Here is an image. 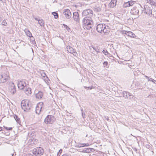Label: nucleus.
I'll return each instance as SVG.
<instances>
[{"label":"nucleus","instance_id":"6e6d98bb","mask_svg":"<svg viewBox=\"0 0 156 156\" xmlns=\"http://www.w3.org/2000/svg\"><path fill=\"white\" fill-rule=\"evenodd\" d=\"M61 151H62V150H59V153H61V152H60Z\"/></svg>","mask_w":156,"mask_h":156},{"label":"nucleus","instance_id":"09e8293b","mask_svg":"<svg viewBox=\"0 0 156 156\" xmlns=\"http://www.w3.org/2000/svg\"><path fill=\"white\" fill-rule=\"evenodd\" d=\"M34 19L36 20H37L38 21V20H39V19H38L37 18H34Z\"/></svg>","mask_w":156,"mask_h":156},{"label":"nucleus","instance_id":"ea45409f","mask_svg":"<svg viewBox=\"0 0 156 156\" xmlns=\"http://www.w3.org/2000/svg\"><path fill=\"white\" fill-rule=\"evenodd\" d=\"M25 156H34L32 154H26Z\"/></svg>","mask_w":156,"mask_h":156},{"label":"nucleus","instance_id":"603ef678","mask_svg":"<svg viewBox=\"0 0 156 156\" xmlns=\"http://www.w3.org/2000/svg\"><path fill=\"white\" fill-rule=\"evenodd\" d=\"M4 127L6 129L8 130V127H5V126H4Z\"/></svg>","mask_w":156,"mask_h":156},{"label":"nucleus","instance_id":"72a5a7b5","mask_svg":"<svg viewBox=\"0 0 156 156\" xmlns=\"http://www.w3.org/2000/svg\"><path fill=\"white\" fill-rule=\"evenodd\" d=\"M93 49L94 50H95L97 53H99L100 52L99 49L98 48H97L95 47H94L93 48Z\"/></svg>","mask_w":156,"mask_h":156},{"label":"nucleus","instance_id":"4468645a","mask_svg":"<svg viewBox=\"0 0 156 156\" xmlns=\"http://www.w3.org/2000/svg\"><path fill=\"white\" fill-rule=\"evenodd\" d=\"M63 14L67 19H69L71 17V14L70 10L68 9H65V11L64 12Z\"/></svg>","mask_w":156,"mask_h":156},{"label":"nucleus","instance_id":"412c9836","mask_svg":"<svg viewBox=\"0 0 156 156\" xmlns=\"http://www.w3.org/2000/svg\"><path fill=\"white\" fill-rule=\"evenodd\" d=\"M116 0H112L109 4V6L110 8H113L116 5Z\"/></svg>","mask_w":156,"mask_h":156},{"label":"nucleus","instance_id":"0eeeda50","mask_svg":"<svg viewBox=\"0 0 156 156\" xmlns=\"http://www.w3.org/2000/svg\"><path fill=\"white\" fill-rule=\"evenodd\" d=\"M141 8L139 6L133 7L131 9L130 13L133 15H137L139 14V10Z\"/></svg>","mask_w":156,"mask_h":156},{"label":"nucleus","instance_id":"58836bf2","mask_svg":"<svg viewBox=\"0 0 156 156\" xmlns=\"http://www.w3.org/2000/svg\"><path fill=\"white\" fill-rule=\"evenodd\" d=\"M108 64V62H103V64L104 66H107Z\"/></svg>","mask_w":156,"mask_h":156},{"label":"nucleus","instance_id":"4d7b16f0","mask_svg":"<svg viewBox=\"0 0 156 156\" xmlns=\"http://www.w3.org/2000/svg\"><path fill=\"white\" fill-rule=\"evenodd\" d=\"M32 51H33V49L32 48Z\"/></svg>","mask_w":156,"mask_h":156},{"label":"nucleus","instance_id":"79ce46f5","mask_svg":"<svg viewBox=\"0 0 156 156\" xmlns=\"http://www.w3.org/2000/svg\"><path fill=\"white\" fill-rule=\"evenodd\" d=\"M145 77L148 80V81L149 80V79L150 78L149 77L147 76H145Z\"/></svg>","mask_w":156,"mask_h":156},{"label":"nucleus","instance_id":"f704fd0d","mask_svg":"<svg viewBox=\"0 0 156 156\" xmlns=\"http://www.w3.org/2000/svg\"><path fill=\"white\" fill-rule=\"evenodd\" d=\"M148 81H151L152 82H153L154 83H155L156 84V80H154L153 79L151 78H150Z\"/></svg>","mask_w":156,"mask_h":156},{"label":"nucleus","instance_id":"37998d69","mask_svg":"<svg viewBox=\"0 0 156 156\" xmlns=\"http://www.w3.org/2000/svg\"><path fill=\"white\" fill-rule=\"evenodd\" d=\"M145 77L148 80V81L149 80V79L150 78L149 77L147 76H145Z\"/></svg>","mask_w":156,"mask_h":156},{"label":"nucleus","instance_id":"052dcab7","mask_svg":"<svg viewBox=\"0 0 156 156\" xmlns=\"http://www.w3.org/2000/svg\"><path fill=\"white\" fill-rule=\"evenodd\" d=\"M135 150L137 151V150L136 149H135Z\"/></svg>","mask_w":156,"mask_h":156},{"label":"nucleus","instance_id":"3c124183","mask_svg":"<svg viewBox=\"0 0 156 156\" xmlns=\"http://www.w3.org/2000/svg\"><path fill=\"white\" fill-rule=\"evenodd\" d=\"M2 127H0V131H2Z\"/></svg>","mask_w":156,"mask_h":156},{"label":"nucleus","instance_id":"423d86ee","mask_svg":"<svg viewBox=\"0 0 156 156\" xmlns=\"http://www.w3.org/2000/svg\"><path fill=\"white\" fill-rule=\"evenodd\" d=\"M93 15V12L91 9H87L84 10L82 13V16H87L89 15L91 17Z\"/></svg>","mask_w":156,"mask_h":156},{"label":"nucleus","instance_id":"7ed1b4c3","mask_svg":"<svg viewBox=\"0 0 156 156\" xmlns=\"http://www.w3.org/2000/svg\"><path fill=\"white\" fill-rule=\"evenodd\" d=\"M21 105V108L24 111H29L30 109L31 105L30 102L27 100H23Z\"/></svg>","mask_w":156,"mask_h":156},{"label":"nucleus","instance_id":"4c0bfd02","mask_svg":"<svg viewBox=\"0 0 156 156\" xmlns=\"http://www.w3.org/2000/svg\"><path fill=\"white\" fill-rule=\"evenodd\" d=\"M83 144H78L77 145V146L79 147H83Z\"/></svg>","mask_w":156,"mask_h":156},{"label":"nucleus","instance_id":"5701e85b","mask_svg":"<svg viewBox=\"0 0 156 156\" xmlns=\"http://www.w3.org/2000/svg\"><path fill=\"white\" fill-rule=\"evenodd\" d=\"M127 34V35L128 36L130 37H134L135 36V35L133 34L132 32L128 31V32H126Z\"/></svg>","mask_w":156,"mask_h":156},{"label":"nucleus","instance_id":"864d4df0","mask_svg":"<svg viewBox=\"0 0 156 156\" xmlns=\"http://www.w3.org/2000/svg\"><path fill=\"white\" fill-rule=\"evenodd\" d=\"M14 153H12L11 154V156H14Z\"/></svg>","mask_w":156,"mask_h":156},{"label":"nucleus","instance_id":"f257e3e1","mask_svg":"<svg viewBox=\"0 0 156 156\" xmlns=\"http://www.w3.org/2000/svg\"><path fill=\"white\" fill-rule=\"evenodd\" d=\"M83 26L85 29L90 30L93 26L92 19L90 16H86L82 20Z\"/></svg>","mask_w":156,"mask_h":156},{"label":"nucleus","instance_id":"9b49d317","mask_svg":"<svg viewBox=\"0 0 156 156\" xmlns=\"http://www.w3.org/2000/svg\"><path fill=\"white\" fill-rule=\"evenodd\" d=\"M43 105V102H41L38 103L35 109V112L36 114H39L41 112V109Z\"/></svg>","mask_w":156,"mask_h":156},{"label":"nucleus","instance_id":"6e6552de","mask_svg":"<svg viewBox=\"0 0 156 156\" xmlns=\"http://www.w3.org/2000/svg\"><path fill=\"white\" fill-rule=\"evenodd\" d=\"M17 85L18 88L20 90L25 89L27 87V84L25 80H22L19 81Z\"/></svg>","mask_w":156,"mask_h":156},{"label":"nucleus","instance_id":"f3484780","mask_svg":"<svg viewBox=\"0 0 156 156\" xmlns=\"http://www.w3.org/2000/svg\"><path fill=\"white\" fill-rule=\"evenodd\" d=\"M43 96V93L41 91H39L35 94V97L37 99H40Z\"/></svg>","mask_w":156,"mask_h":156},{"label":"nucleus","instance_id":"c9c22d12","mask_svg":"<svg viewBox=\"0 0 156 156\" xmlns=\"http://www.w3.org/2000/svg\"><path fill=\"white\" fill-rule=\"evenodd\" d=\"M82 145H83V147H87V146H89V144L88 143H86V144L83 143V144Z\"/></svg>","mask_w":156,"mask_h":156},{"label":"nucleus","instance_id":"9d476101","mask_svg":"<svg viewBox=\"0 0 156 156\" xmlns=\"http://www.w3.org/2000/svg\"><path fill=\"white\" fill-rule=\"evenodd\" d=\"M9 90L10 92L14 94L16 92V88L14 83L11 82L10 83V86L9 87Z\"/></svg>","mask_w":156,"mask_h":156},{"label":"nucleus","instance_id":"e433bc0d","mask_svg":"<svg viewBox=\"0 0 156 156\" xmlns=\"http://www.w3.org/2000/svg\"><path fill=\"white\" fill-rule=\"evenodd\" d=\"M46 83H48V81H50V80L48 78V77L47 76H46V78L44 79Z\"/></svg>","mask_w":156,"mask_h":156},{"label":"nucleus","instance_id":"8fccbe9b","mask_svg":"<svg viewBox=\"0 0 156 156\" xmlns=\"http://www.w3.org/2000/svg\"><path fill=\"white\" fill-rule=\"evenodd\" d=\"M43 76L44 78H45V77H46V76H47L46 74L45 73H44V75Z\"/></svg>","mask_w":156,"mask_h":156},{"label":"nucleus","instance_id":"6ab92c4d","mask_svg":"<svg viewBox=\"0 0 156 156\" xmlns=\"http://www.w3.org/2000/svg\"><path fill=\"white\" fill-rule=\"evenodd\" d=\"M24 90V92L27 95H30L31 94V89L30 88L27 87V86L25 88Z\"/></svg>","mask_w":156,"mask_h":156},{"label":"nucleus","instance_id":"a878e982","mask_svg":"<svg viewBox=\"0 0 156 156\" xmlns=\"http://www.w3.org/2000/svg\"><path fill=\"white\" fill-rule=\"evenodd\" d=\"M52 14L54 16V18L55 19H57L58 17V14L55 12H52Z\"/></svg>","mask_w":156,"mask_h":156},{"label":"nucleus","instance_id":"dca6fc26","mask_svg":"<svg viewBox=\"0 0 156 156\" xmlns=\"http://www.w3.org/2000/svg\"><path fill=\"white\" fill-rule=\"evenodd\" d=\"M123 96L125 98H129L130 99H131V96H132L130 93L126 92L124 91L123 92Z\"/></svg>","mask_w":156,"mask_h":156},{"label":"nucleus","instance_id":"473e14b6","mask_svg":"<svg viewBox=\"0 0 156 156\" xmlns=\"http://www.w3.org/2000/svg\"><path fill=\"white\" fill-rule=\"evenodd\" d=\"M84 88L85 89H89L90 90H91V89L94 88V87L93 86H92L90 87H85Z\"/></svg>","mask_w":156,"mask_h":156},{"label":"nucleus","instance_id":"bb28decb","mask_svg":"<svg viewBox=\"0 0 156 156\" xmlns=\"http://www.w3.org/2000/svg\"><path fill=\"white\" fill-rule=\"evenodd\" d=\"M102 52L105 54V55L108 56H110V54L108 52L107 50H103Z\"/></svg>","mask_w":156,"mask_h":156},{"label":"nucleus","instance_id":"f8f14e48","mask_svg":"<svg viewBox=\"0 0 156 156\" xmlns=\"http://www.w3.org/2000/svg\"><path fill=\"white\" fill-rule=\"evenodd\" d=\"M144 9L145 10L144 11V12L150 16H151L152 12L151 8L149 6H146L144 7Z\"/></svg>","mask_w":156,"mask_h":156},{"label":"nucleus","instance_id":"393cba45","mask_svg":"<svg viewBox=\"0 0 156 156\" xmlns=\"http://www.w3.org/2000/svg\"><path fill=\"white\" fill-rule=\"evenodd\" d=\"M28 135L29 136H35V134L34 132L33 131H30L29 132Z\"/></svg>","mask_w":156,"mask_h":156},{"label":"nucleus","instance_id":"13d9d810","mask_svg":"<svg viewBox=\"0 0 156 156\" xmlns=\"http://www.w3.org/2000/svg\"><path fill=\"white\" fill-rule=\"evenodd\" d=\"M58 154H59V153H58Z\"/></svg>","mask_w":156,"mask_h":156},{"label":"nucleus","instance_id":"20e7f679","mask_svg":"<svg viewBox=\"0 0 156 156\" xmlns=\"http://www.w3.org/2000/svg\"><path fill=\"white\" fill-rule=\"evenodd\" d=\"M33 153L37 156H41L43 154L44 150L41 147H39L34 148L33 150Z\"/></svg>","mask_w":156,"mask_h":156},{"label":"nucleus","instance_id":"b1692460","mask_svg":"<svg viewBox=\"0 0 156 156\" xmlns=\"http://www.w3.org/2000/svg\"><path fill=\"white\" fill-rule=\"evenodd\" d=\"M44 20L42 19H39L38 20V23L42 27L44 26Z\"/></svg>","mask_w":156,"mask_h":156},{"label":"nucleus","instance_id":"cd10ccee","mask_svg":"<svg viewBox=\"0 0 156 156\" xmlns=\"http://www.w3.org/2000/svg\"><path fill=\"white\" fill-rule=\"evenodd\" d=\"M30 41L32 42V44H34L35 43V39L34 37L32 36V37H30Z\"/></svg>","mask_w":156,"mask_h":156},{"label":"nucleus","instance_id":"c85d7f7f","mask_svg":"<svg viewBox=\"0 0 156 156\" xmlns=\"http://www.w3.org/2000/svg\"><path fill=\"white\" fill-rule=\"evenodd\" d=\"M132 2H126L125 5V7L130 6L132 5Z\"/></svg>","mask_w":156,"mask_h":156},{"label":"nucleus","instance_id":"2f4dec72","mask_svg":"<svg viewBox=\"0 0 156 156\" xmlns=\"http://www.w3.org/2000/svg\"><path fill=\"white\" fill-rule=\"evenodd\" d=\"M63 26L64 28H65L68 31H69L70 30V28L67 25L63 24Z\"/></svg>","mask_w":156,"mask_h":156},{"label":"nucleus","instance_id":"4be33fe9","mask_svg":"<svg viewBox=\"0 0 156 156\" xmlns=\"http://www.w3.org/2000/svg\"><path fill=\"white\" fill-rule=\"evenodd\" d=\"M25 32L27 36L30 37H32V34L28 29H25Z\"/></svg>","mask_w":156,"mask_h":156},{"label":"nucleus","instance_id":"49530a36","mask_svg":"<svg viewBox=\"0 0 156 156\" xmlns=\"http://www.w3.org/2000/svg\"><path fill=\"white\" fill-rule=\"evenodd\" d=\"M126 32H128V31H124L123 32V33L127 35V33Z\"/></svg>","mask_w":156,"mask_h":156},{"label":"nucleus","instance_id":"bf43d9fd","mask_svg":"<svg viewBox=\"0 0 156 156\" xmlns=\"http://www.w3.org/2000/svg\"><path fill=\"white\" fill-rule=\"evenodd\" d=\"M135 150L137 151V150L136 149H135Z\"/></svg>","mask_w":156,"mask_h":156},{"label":"nucleus","instance_id":"1a4fd4ad","mask_svg":"<svg viewBox=\"0 0 156 156\" xmlns=\"http://www.w3.org/2000/svg\"><path fill=\"white\" fill-rule=\"evenodd\" d=\"M9 76L5 73L0 74V83L5 82L7 80Z\"/></svg>","mask_w":156,"mask_h":156},{"label":"nucleus","instance_id":"a211bd4d","mask_svg":"<svg viewBox=\"0 0 156 156\" xmlns=\"http://www.w3.org/2000/svg\"><path fill=\"white\" fill-rule=\"evenodd\" d=\"M95 150L93 148H88L84 149L82 152L89 153L90 152H94Z\"/></svg>","mask_w":156,"mask_h":156},{"label":"nucleus","instance_id":"a19ab883","mask_svg":"<svg viewBox=\"0 0 156 156\" xmlns=\"http://www.w3.org/2000/svg\"><path fill=\"white\" fill-rule=\"evenodd\" d=\"M145 77L148 80V81L149 80V79L150 78L149 77L147 76H145Z\"/></svg>","mask_w":156,"mask_h":156},{"label":"nucleus","instance_id":"2eb2a0df","mask_svg":"<svg viewBox=\"0 0 156 156\" xmlns=\"http://www.w3.org/2000/svg\"><path fill=\"white\" fill-rule=\"evenodd\" d=\"M73 18L75 21L79 22V15L78 12H76L73 13Z\"/></svg>","mask_w":156,"mask_h":156},{"label":"nucleus","instance_id":"c03bdc74","mask_svg":"<svg viewBox=\"0 0 156 156\" xmlns=\"http://www.w3.org/2000/svg\"><path fill=\"white\" fill-rule=\"evenodd\" d=\"M81 112H82V116H83V114H84H84H84V113H83V109L82 108V109H81Z\"/></svg>","mask_w":156,"mask_h":156},{"label":"nucleus","instance_id":"39448f33","mask_svg":"<svg viewBox=\"0 0 156 156\" xmlns=\"http://www.w3.org/2000/svg\"><path fill=\"white\" fill-rule=\"evenodd\" d=\"M55 120L54 116L52 115H48L44 119V122L47 124H51Z\"/></svg>","mask_w":156,"mask_h":156},{"label":"nucleus","instance_id":"aec40b11","mask_svg":"<svg viewBox=\"0 0 156 156\" xmlns=\"http://www.w3.org/2000/svg\"><path fill=\"white\" fill-rule=\"evenodd\" d=\"M147 1L151 5L156 7V0H147Z\"/></svg>","mask_w":156,"mask_h":156},{"label":"nucleus","instance_id":"7c9ffc66","mask_svg":"<svg viewBox=\"0 0 156 156\" xmlns=\"http://www.w3.org/2000/svg\"><path fill=\"white\" fill-rule=\"evenodd\" d=\"M2 25L3 26H6L7 25V23L6 22V20H4L2 23Z\"/></svg>","mask_w":156,"mask_h":156},{"label":"nucleus","instance_id":"c756f323","mask_svg":"<svg viewBox=\"0 0 156 156\" xmlns=\"http://www.w3.org/2000/svg\"><path fill=\"white\" fill-rule=\"evenodd\" d=\"M14 118L15 119V120L17 122H19L20 121V118L18 117V116L15 115L14 116Z\"/></svg>","mask_w":156,"mask_h":156},{"label":"nucleus","instance_id":"de8ad7c7","mask_svg":"<svg viewBox=\"0 0 156 156\" xmlns=\"http://www.w3.org/2000/svg\"><path fill=\"white\" fill-rule=\"evenodd\" d=\"M12 127H8V130H11L12 129Z\"/></svg>","mask_w":156,"mask_h":156},{"label":"nucleus","instance_id":"5fc2aeb1","mask_svg":"<svg viewBox=\"0 0 156 156\" xmlns=\"http://www.w3.org/2000/svg\"><path fill=\"white\" fill-rule=\"evenodd\" d=\"M62 156H67V154H64Z\"/></svg>","mask_w":156,"mask_h":156},{"label":"nucleus","instance_id":"f03ea898","mask_svg":"<svg viewBox=\"0 0 156 156\" xmlns=\"http://www.w3.org/2000/svg\"><path fill=\"white\" fill-rule=\"evenodd\" d=\"M96 30L99 33H104L106 34H108L109 32V27L104 24H98L97 26Z\"/></svg>","mask_w":156,"mask_h":156},{"label":"nucleus","instance_id":"a18cd8bd","mask_svg":"<svg viewBox=\"0 0 156 156\" xmlns=\"http://www.w3.org/2000/svg\"><path fill=\"white\" fill-rule=\"evenodd\" d=\"M94 47H93L92 46H90L89 47V48L91 50L92 48L93 49V48H94Z\"/></svg>","mask_w":156,"mask_h":156},{"label":"nucleus","instance_id":"ddd939ff","mask_svg":"<svg viewBox=\"0 0 156 156\" xmlns=\"http://www.w3.org/2000/svg\"><path fill=\"white\" fill-rule=\"evenodd\" d=\"M66 48L68 51L69 53L73 54L74 56H76L77 55V54L75 50L73 48L69 46H67Z\"/></svg>","mask_w":156,"mask_h":156}]
</instances>
